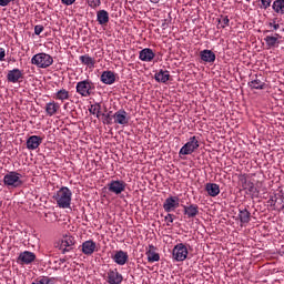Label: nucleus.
Wrapping results in <instances>:
<instances>
[{
	"mask_svg": "<svg viewBox=\"0 0 284 284\" xmlns=\"http://www.w3.org/2000/svg\"><path fill=\"white\" fill-rule=\"evenodd\" d=\"M58 207L61 210H68L72 205V191L68 186H62L53 194Z\"/></svg>",
	"mask_w": 284,
	"mask_h": 284,
	"instance_id": "f257e3e1",
	"label": "nucleus"
},
{
	"mask_svg": "<svg viewBox=\"0 0 284 284\" xmlns=\"http://www.w3.org/2000/svg\"><path fill=\"white\" fill-rule=\"evenodd\" d=\"M94 90H97V87H94V82L89 79L79 81L75 85L77 93L84 98L92 97Z\"/></svg>",
	"mask_w": 284,
	"mask_h": 284,
	"instance_id": "f03ea898",
	"label": "nucleus"
},
{
	"mask_svg": "<svg viewBox=\"0 0 284 284\" xmlns=\"http://www.w3.org/2000/svg\"><path fill=\"white\" fill-rule=\"evenodd\" d=\"M32 65H36L37 68L45 69L50 68L52 63H54V59L52 55L48 53H37L31 58Z\"/></svg>",
	"mask_w": 284,
	"mask_h": 284,
	"instance_id": "7ed1b4c3",
	"label": "nucleus"
},
{
	"mask_svg": "<svg viewBox=\"0 0 284 284\" xmlns=\"http://www.w3.org/2000/svg\"><path fill=\"white\" fill-rule=\"evenodd\" d=\"M23 175L17 171H10L3 176V184L7 187H21L23 185Z\"/></svg>",
	"mask_w": 284,
	"mask_h": 284,
	"instance_id": "20e7f679",
	"label": "nucleus"
},
{
	"mask_svg": "<svg viewBox=\"0 0 284 284\" xmlns=\"http://www.w3.org/2000/svg\"><path fill=\"white\" fill-rule=\"evenodd\" d=\"M187 254H190L187 246L183 243H179L172 250V261L183 263V261L187 258Z\"/></svg>",
	"mask_w": 284,
	"mask_h": 284,
	"instance_id": "39448f33",
	"label": "nucleus"
},
{
	"mask_svg": "<svg viewBox=\"0 0 284 284\" xmlns=\"http://www.w3.org/2000/svg\"><path fill=\"white\" fill-rule=\"evenodd\" d=\"M200 148L199 138L191 136L189 141L180 149V156H187L190 154H194L196 149Z\"/></svg>",
	"mask_w": 284,
	"mask_h": 284,
	"instance_id": "423d86ee",
	"label": "nucleus"
},
{
	"mask_svg": "<svg viewBox=\"0 0 284 284\" xmlns=\"http://www.w3.org/2000/svg\"><path fill=\"white\" fill-rule=\"evenodd\" d=\"M241 183H242V187L243 190H245L246 194H248L250 196H252V199L258 196L260 191L258 189H256V186L254 185V182L247 180V178L243 176L241 179Z\"/></svg>",
	"mask_w": 284,
	"mask_h": 284,
	"instance_id": "0eeeda50",
	"label": "nucleus"
},
{
	"mask_svg": "<svg viewBox=\"0 0 284 284\" xmlns=\"http://www.w3.org/2000/svg\"><path fill=\"white\" fill-rule=\"evenodd\" d=\"M128 184H125V182H123L122 180H112L109 184H108V190L109 192H111L112 194H122V192H125V187Z\"/></svg>",
	"mask_w": 284,
	"mask_h": 284,
	"instance_id": "6e6552de",
	"label": "nucleus"
},
{
	"mask_svg": "<svg viewBox=\"0 0 284 284\" xmlns=\"http://www.w3.org/2000/svg\"><path fill=\"white\" fill-rule=\"evenodd\" d=\"M180 205L179 196H169L163 203V210L168 213L174 212Z\"/></svg>",
	"mask_w": 284,
	"mask_h": 284,
	"instance_id": "1a4fd4ad",
	"label": "nucleus"
},
{
	"mask_svg": "<svg viewBox=\"0 0 284 284\" xmlns=\"http://www.w3.org/2000/svg\"><path fill=\"white\" fill-rule=\"evenodd\" d=\"M112 261L115 262L116 265L123 266L128 263L130 255L128 252L123 250L115 251V253L111 256Z\"/></svg>",
	"mask_w": 284,
	"mask_h": 284,
	"instance_id": "9d476101",
	"label": "nucleus"
},
{
	"mask_svg": "<svg viewBox=\"0 0 284 284\" xmlns=\"http://www.w3.org/2000/svg\"><path fill=\"white\" fill-rule=\"evenodd\" d=\"M37 258V255L33 252L24 251L19 254L18 262L21 263V265H30V263H34Z\"/></svg>",
	"mask_w": 284,
	"mask_h": 284,
	"instance_id": "9b49d317",
	"label": "nucleus"
},
{
	"mask_svg": "<svg viewBox=\"0 0 284 284\" xmlns=\"http://www.w3.org/2000/svg\"><path fill=\"white\" fill-rule=\"evenodd\" d=\"M81 247L82 254H84L85 256H92V254L97 252V242H94L93 240L84 241Z\"/></svg>",
	"mask_w": 284,
	"mask_h": 284,
	"instance_id": "f8f14e48",
	"label": "nucleus"
},
{
	"mask_svg": "<svg viewBox=\"0 0 284 284\" xmlns=\"http://www.w3.org/2000/svg\"><path fill=\"white\" fill-rule=\"evenodd\" d=\"M106 278L109 284H121L123 283V275L119 273V270H109L106 273Z\"/></svg>",
	"mask_w": 284,
	"mask_h": 284,
	"instance_id": "ddd939ff",
	"label": "nucleus"
},
{
	"mask_svg": "<svg viewBox=\"0 0 284 284\" xmlns=\"http://www.w3.org/2000/svg\"><path fill=\"white\" fill-rule=\"evenodd\" d=\"M21 79H23V71L20 69L10 70L7 73L8 83H20Z\"/></svg>",
	"mask_w": 284,
	"mask_h": 284,
	"instance_id": "4468645a",
	"label": "nucleus"
},
{
	"mask_svg": "<svg viewBox=\"0 0 284 284\" xmlns=\"http://www.w3.org/2000/svg\"><path fill=\"white\" fill-rule=\"evenodd\" d=\"M114 123L118 125H128L130 123V119L128 118V112L123 109L116 111L113 114Z\"/></svg>",
	"mask_w": 284,
	"mask_h": 284,
	"instance_id": "2eb2a0df",
	"label": "nucleus"
},
{
	"mask_svg": "<svg viewBox=\"0 0 284 284\" xmlns=\"http://www.w3.org/2000/svg\"><path fill=\"white\" fill-rule=\"evenodd\" d=\"M100 81L104 83V85H113L116 82V74L113 71H103Z\"/></svg>",
	"mask_w": 284,
	"mask_h": 284,
	"instance_id": "dca6fc26",
	"label": "nucleus"
},
{
	"mask_svg": "<svg viewBox=\"0 0 284 284\" xmlns=\"http://www.w3.org/2000/svg\"><path fill=\"white\" fill-rule=\"evenodd\" d=\"M145 254L149 263H158V261H161V255L156 253V246L153 244L149 245V248L146 250Z\"/></svg>",
	"mask_w": 284,
	"mask_h": 284,
	"instance_id": "f3484780",
	"label": "nucleus"
},
{
	"mask_svg": "<svg viewBox=\"0 0 284 284\" xmlns=\"http://www.w3.org/2000/svg\"><path fill=\"white\" fill-rule=\"evenodd\" d=\"M154 57H156V54H154V51L150 48L142 49L139 53L140 61H144L146 63L153 61Z\"/></svg>",
	"mask_w": 284,
	"mask_h": 284,
	"instance_id": "a211bd4d",
	"label": "nucleus"
},
{
	"mask_svg": "<svg viewBox=\"0 0 284 284\" xmlns=\"http://www.w3.org/2000/svg\"><path fill=\"white\" fill-rule=\"evenodd\" d=\"M43 143V138L39 135H31L27 140V150H37Z\"/></svg>",
	"mask_w": 284,
	"mask_h": 284,
	"instance_id": "6ab92c4d",
	"label": "nucleus"
},
{
	"mask_svg": "<svg viewBox=\"0 0 284 284\" xmlns=\"http://www.w3.org/2000/svg\"><path fill=\"white\" fill-rule=\"evenodd\" d=\"M48 116H54L59 110H61V105L59 102H55L54 100L48 102L44 108Z\"/></svg>",
	"mask_w": 284,
	"mask_h": 284,
	"instance_id": "aec40b11",
	"label": "nucleus"
},
{
	"mask_svg": "<svg viewBox=\"0 0 284 284\" xmlns=\"http://www.w3.org/2000/svg\"><path fill=\"white\" fill-rule=\"evenodd\" d=\"M200 57L204 63H214L216 61V54L212 50L204 49L200 52Z\"/></svg>",
	"mask_w": 284,
	"mask_h": 284,
	"instance_id": "412c9836",
	"label": "nucleus"
},
{
	"mask_svg": "<svg viewBox=\"0 0 284 284\" xmlns=\"http://www.w3.org/2000/svg\"><path fill=\"white\" fill-rule=\"evenodd\" d=\"M205 191L207 192L209 196L214 199L221 194V186L216 183H206Z\"/></svg>",
	"mask_w": 284,
	"mask_h": 284,
	"instance_id": "4be33fe9",
	"label": "nucleus"
},
{
	"mask_svg": "<svg viewBox=\"0 0 284 284\" xmlns=\"http://www.w3.org/2000/svg\"><path fill=\"white\" fill-rule=\"evenodd\" d=\"M247 85L251 90H265L267 84L263 82V80L258 79V75H255V79L248 81Z\"/></svg>",
	"mask_w": 284,
	"mask_h": 284,
	"instance_id": "5701e85b",
	"label": "nucleus"
},
{
	"mask_svg": "<svg viewBox=\"0 0 284 284\" xmlns=\"http://www.w3.org/2000/svg\"><path fill=\"white\" fill-rule=\"evenodd\" d=\"M97 21L100 26H105L110 23V13L106 10H99L97 12Z\"/></svg>",
	"mask_w": 284,
	"mask_h": 284,
	"instance_id": "b1692460",
	"label": "nucleus"
},
{
	"mask_svg": "<svg viewBox=\"0 0 284 284\" xmlns=\"http://www.w3.org/2000/svg\"><path fill=\"white\" fill-rule=\"evenodd\" d=\"M239 219H240V223L241 225H247V223H250L251 219H252V213H250V211H247V209H240L239 210Z\"/></svg>",
	"mask_w": 284,
	"mask_h": 284,
	"instance_id": "393cba45",
	"label": "nucleus"
},
{
	"mask_svg": "<svg viewBox=\"0 0 284 284\" xmlns=\"http://www.w3.org/2000/svg\"><path fill=\"white\" fill-rule=\"evenodd\" d=\"M154 79L158 83H168L170 81V71L161 69L155 73Z\"/></svg>",
	"mask_w": 284,
	"mask_h": 284,
	"instance_id": "a878e982",
	"label": "nucleus"
},
{
	"mask_svg": "<svg viewBox=\"0 0 284 284\" xmlns=\"http://www.w3.org/2000/svg\"><path fill=\"white\" fill-rule=\"evenodd\" d=\"M72 246H74V239L72 237V235H64L61 241V247H64L63 254H65V252H70V248L68 247Z\"/></svg>",
	"mask_w": 284,
	"mask_h": 284,
	"instance_id": "bb28decb",
	"label": "nucleus"
},
{
	"mask_svg": "<svg viewBox=\"0 0 284 284\" xmlns=\"http://www.w3.org/2000/svg\"><path fill=\"white\" fill-rule=\"evenodd\" d=\"M278 39H281V34L275 33L274 36H266L264 41L267 48H276V45L280 43Z\"/></svg>",
	"mask_w": 284,
	"mask_h": 284,
	"instance_id": "cd10ccee",
	"label": "nucleus"
},
{
	"mask_svg": "<svg viewBox=\"0 0 284 284\" xmlns=\"http://www.w3.org/2000/svg\"><path fill=\"white\" fill-rule=\"evenodd\" d=\"M53 99L63 103V101H68L70 99V91H68L67 89H60L53 94Z\"/></svg>",
	"mask_w": 284,
	"mask_h": 284,
	"instance_id": "c85d7f7f",
	"label": "nucleus"
},
{
	"mask_svg": "<svg viewBox=\"0 0 284 284\" xmlns=\"http://www.w3.org/2000/svg\"><path fill=\"white\" fill-rule=\"evenodd\" d=\"M80 62L83 65H87V68H90V70H92V69H94L97 60H94V58L90 57V54H84V55H80Z\"/></svg>",
	"mask_w": 284,
	"mask_h": 284,
	"instance_id": "c756f323",
	"label": "nucleus"
},
{
	"mask_svg": "<svg viewBox=\"0 0 284 284\" xmlns=\"http://www.w3.org/2000/svg\"><path fill=\"white\" fill-rule=\"evenodd\" d=\"M184 214L187 219H194L199 214V205L191 204L189 206H184Z\"/></svg>",
	"mask_w": 284,
	"mask_h": 284,
	"instance_id": "7c9ffc66",
	"label": "nucleus"
},
{
	"mask_svg": "<svg viewBox=\"0 0 284 284\" xmlns=\"http://www.w3.org/2000/svg\"><path fill=\"white\" fill-rule=\"evenodd\" d=\"M272 9L277 14H284V0H275L272 4Z\"/></svg>",
	"mask_w": 284,
	"mask_h": 284,
	"instance_id": "2f4dec72",
	"label": "nucleus"
},
{
	"mask_svg": "<svg viewBox=\"0 0 284 284\" xmlns=\"http://www.w3.org/2000/svg\"><path fill=\"white\" fill-rule=\"evenodd\" d=\"M54 277L40 276L33 280L31 284H54Z\"/></svg>",
	"mask_w": 284,
	"mask_h": 284,
	"instance_id": "473e14b6",
	"label": "nucleus"
},
{
	"mask_svg": "<svg viewBox=\"0 0 284 284\" xmlns=\"http://www.w3.org/2000/svg\"><path fill=\"white\" fill-rule=\"evenodd\" d=\"M230 26V18L227 16H221V18L217 19V28H227Z\"/></svg>",
	"mask_w": 284,
	"mask_h": 284,
	"instance_id": "72a5a7b5",
	"label": "nucleus"
},
{
	"mask_svg": "<svg viewBox=\"0 0 284 284\" xmlns=\"http://www.w3.org/2000/svg\"><path fill=\"white\" fill-rule=\"evenodd\" d=\"M112 119H114L112 112L102 113V123L104 125H112Z\"/></svg>",
	"mask_w": 284,
	"mask_h": 284,
	"instance_id": "f704fd0d",
	"label": "nucleus"
},
{
	"mask_svg": "<svg viewBox=\"0 0 284 284\" xmlns=\"http://www.w3.org/2000/svg\"><path fill=\"white\" fill-rule=\"evenodd\" d=\"M90 114H97V119H99V115L101 114V104L95 103L92 104L89 109Z\"/></svg>",
	"mask_w": 284,
	"mask_h": 284,
	"instance_id": "c9c22d12",
	"label": "nucleus"
},
{
	"mask_svg": "<svg viewBox=\"0 0 284 284\" xmlns=\"http://www.w3.org/2000/svg\"><path fill=\"white\" fill-rule=\"evenodd\" d=\"M89 8L97 10L101 6V0H87Z\"/></svg>",
	"mask_w": 284,
	"mask_h": 284,
	"instance_id": "e433bc0d",
	"label": "nucleus"
},
{
	"mask_svg": "<svg viewBox=\"0 0 284 284\" xmlns=\"http://www.w3.org/2000/svg\"><path fill=\"white\" fill-rule=\"evenodd\" d=\"M164 221L166 222L168 227H172V224L174 223V214H166Z\"/></svg>",
	"mask_w": 284,
	"mask_h": 284,
	"instance_id": "4c0bfd02",
	"label": "nucleus"
},
{
	"mask_svg": "<svg viewBox=\"0 0 284 284\" xmlns=\"http://www.w3.org/2000/svg\"><path fill=\"white\" fill-rule=\"evenodd\" d=\"M261 1V8H263V10H267V8H270V6H272V0H260Z\"/></svg>",
	"mask_w": 284,
	"mask_h": 284,
	"instance_id": "58836bf2",
	"label": "nucleus"
},
{
	"mask_svg": "<svg viewBox=\"0 0 284 284\" xmlns=\"http://www.w3.org/2000/svg\"><path fill=\"white\" fill-rule=\"evenodd\" d=\"M270 28H273V32L281 28V24L276 23V19H273L272 22L268 23Z\"/></svg>",
	"mask_w": 284,
	"mask_h": 284,
	"instance_id": "ea45409f",
	"label": "nucleus"
},
{
	"mask_svg": "<svg viewBox=\"0 0 284 284\" xmlns=\"http://www.w3.org/2000/svg\"><path fill=\"white\" fill-rule=\"evenodd\" d=\"M41 32H43V26L37 24L34 27V34H37V37H39V34H41Z\"/></svg>",
	"mask_w": 284,
	"mask_h": 284,
	"instance_id": "a19ab883",
	"label": "nucleus"
},
{
	"mask_svg": "<svg viewBox=\"0 0 284 284\" xmlns=\"http://www.w3.org/2000/svg\"><path fill=\"white\" fill-rule=\"evenodd\" d=\"M276 201H277L276 195H272L268 199L267 203H268V205H271V207H274V205H276Z\"/></svg>",
	"mask_w": 284,
	"mask_h": 284,
	"instance_id": "79ce46f5",
	"label": "nucleus"
},
{
	"mask_svg": "<svg viewBox=\"0 0 284 284\" xmlns=\"http://www.w3.org/2000/svg\"><path fill=\"white\" fill-rule=\"evenodd\" d=\"M12 1H14V0H0V7L6 8V7L10 6V3H12Z\"/></svg>",
	"mask_w": 284,
	"mask_h": 284,
	"instance_id": "37998d69",
	"label": "nucleus"
},
{
	"mask_svg": "<svg viewBox=\"0 0 284 284\" xmlns=\"http://www.w3.org/2000/svg\"><path fill=\"white\" fill-rule=\"evenodd\" d=\"M0 61H6V49L0 47Z\"/></svg>",
	"mask_w": 284,
	"mask_h": 284,
	"instance_id": "c03bdc74",
	"label": "nucleus"
},
{
	"mask_svg": "<svg viewBox=\"0 0 284 284\" xmlns=\"http://www.w3.org/2000/svg\"><path fill=\"white\" fill-rule=\"evenodd\" d=\"M77 0H61L63 6H72Z\"/></svg>",
	"mask_w": 284,
	"mask_h": 284,
	"instance_id": "a18cd8bd",
	"label": "nucleus"
},
{
	"mask_svg": "<svg viewBox=\"0 0 284 284\" xmlns=\"http://www.w3.org/2000/svg\"><path fill=\"white\" fill-rule=\"evenodd\" d=\"M161 0H150V2L151 3H154V4H156V3H159Z\"/></svg>",
	"mask_w": 284,
	"mask_h": 284,
	"instance_id": "49530a36",
	"label": "nucleus"
},
{
	"mask_svg": "<svg viewBox=\"0 0 284 284\" xmlns=\"http://www.w3.org/2000/svg\"><path fill=\"white\" fill-rule=\"evenodd\" d=\"M166 26H168V24L163 23V24H162V28L165 30Z\"/></svg>",
	"mask_w": 284,
	"mask_h": 284,
	"instance_id": "de8ad7c7",
	"label": "nucleus"
},
{
	"mask_svg": "<svg viewBox=\"0 0 284 284\" xmlns=\"http://www.w3.org/2000/svg\"><path fill=\"white\" fill-rule=\"evenodd\" d=\"M246 1H252V0H246Z\"/></svg>",
	"mask_w": 284,
	"mask_h": 284,
	"instance_id": "09e8293b",
	"label": "nucleus"
}]
</instances>
